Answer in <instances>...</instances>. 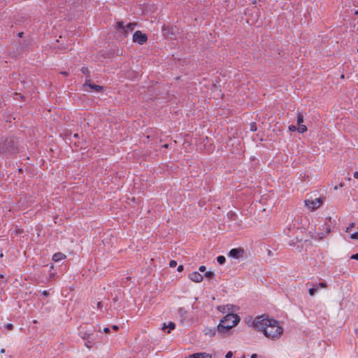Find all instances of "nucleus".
<instances>
[{"mask_svg":"<svg viewBox=\"0 0 358 358\" xmlns=\"http://www.w3.org/2000/svg\"><path fill=\"white\" fill-rule=\"evenodd\" d=\"M253 327L262 331L270 339L278 338L283 333V328L274 319L265 318L264 315L257 317L253 321Z\"/></svg>","mask_w":358,"mask_h":358,"instance_id":"obj_1","label":"nucleus"},{"mask_svg":"<svg viewBox=\"0 0 358 358\" xmlns=\"http://www.w3.org/2000/svg\"><path fill=\"white\" fill-rule=\"evenodd\" d=\"M240 321V317L234 313H229L220 320L217 327L218 334L224 335L229 333L231 329Z\"/></svg>","mask_w":358,"mask_h":358,"instance_id":"obj_2","label":"nucleus"},{"mask_svg":"<svg viewBox=\"0 0 358 358\" xmlns=\"http://www.w3.org/2000/svg\"><path fill=\"white\" fill-rule=\"evenodd\" d=\"M80 334L81 338L85 341V345L88 348H91L95 340L94 334L87 331H80Z\"/></svg>","mask_w":358,"mask_h":358,"instance_id":"obj_3","label":"nucleus"},{"mask_svg":"<svg viewBox=\"0 0 358 358\" xmlns=\"http://www.w3.org/2000/svg\"><path fill=\"white\" fill-rule=\"evenodd\" d=\"M14 142L13 141H6L0 144V153L10 154L15 152Z\"/></svg>","mask_w":358,"mask_h":358,"instance_id":"obj_4","label":"nucleus"},{"mask_svg":"<svg viewBox=\"0 0 358 358\" xmlns=\"http://www.w3.org/2000/svg\"><path fill=\"white\" fill-rule=\"evenodd\" d=\"M323 203L322 198H317L314 200L306 199L305 201L306 206L310 210L317 209Z\"/></svg>","mask_w":358,"mask_h":358,"instance_id":"obj_5","label":"nucleus"},{"mask_svg":"<svg viewBox=\"0 0 358 358\" xmlns=\"http://www.w3.org/2000/svg\"><path fill=\"white\" fill-rule=\"evenodd\" d=\"M148 40L146 34H143L141 31H136L133 35V41L140 45L144 44Z\"/></svg>","mask_w":358,"mask_h":358,"instance_id":"obj_6","label":"nucleus"},{"mask_svg":"<svg viewBox=\"0 0 358 358\" xmlns=\"http://www.w3.org/2000/svg\"><path fill=\"white\" fill-rule=\"evenodd\" d=\"M327 284L325 282H321L314 284L311 288L309 289L308 293L310 296H313L316 292L321 288H327Z\"/></svg>","mask_w":358,"mask_h":358,"instance_id":"obj_7","label":"nucleus"},{"mask_svg":"<svg viewBox=\"0 0 358 358\" xmlns=\"http://www.w3.org/2000/svg\"><path fill=\"white\" fill-rule=\"evenodd\" d=\"M83 87H89L91 91H94L96 92H101L103 89L101 86L92 83L90 79H86Z\"/></svg>","mask_w":358,"mask_h":358,"instance_id":"obj_8","label":"nucleus"},{"mask_svg":"<svg viewBox=\"0 0 358 358\" xmlns=\"http://www.w3.org/2000/svg\"><path fill=\"white\" fill-rule=\"evenodd\" d=\"M189 278L191 280L195 282H200L203 280V275L197 271L189 273Z\"/></svg>","mask_w":358,"mask_h":358,"instance_id":"obj_9","label":"nucleus"},{"mask_svg":"<svg viewBox=\"0 0 358 358\" xmlns=\"http://www.w3.org/2000/svg\"><path fill=\"white\" fill-rule=\"evenodd\" d=\"M243 253V250L241 248H233L229 251V256L238 259L239 258L241 255Z\"/></svg>","mask_w":358,"mask_h":358,"instance_id":"obj_10","label":"nucleus"},{"mask_svg":"<svg viewBox=\"0 0 358 358\" xmlns=\"http://www.w3.org/2000/svg\"><path fill=\"white\" fill-rule=\"evenodd\" d=\"M186 358H212V357L210 354H208L206 352H201V353H195V354L191 355Z\"/></svg>","mask_w":358,"mask_h":358,"instance_id":"obj_11","label":"nucleus"},{"mask_svg":"<svg viewBox=\"0 0 358 358\" xmlns=\"http://www.w3.org/2000/svg\"><path fill=\"white\" fill-rule=\"evenodd\" d=\"M66 258V255L62 252H57L52 256V259L55 262H59Z\"/></svg>","mask_w":358,"mask_h":358,"instance_id":"obj_12","label":"nucleus"},{"mask_svg":"<svg viewBox=\"0 0 358 358\" xmlns=\"http://www.w3.org/2000/svg\"><path fill=\"white\" fill-rule=\"evenodd\" d=\"M117 29L121 30V31L125 35L127 34V31L125 30V26L124 25V23L122 22H118L117 23Z\"/></svg>","mask_w":358,"mask_h":358,"instance_id":"obj_13","label":"nucleus"},{"mask_svg":"<svg viewBox=\"0 0 358 358\" xmlns=\"http://www.w3.org/2000/svg\"><path fill=\"white\" fill-rule=\"evenodd\" d=\"M297 124H302L303 122V115L301 112L297 111Z\"/></svg>","mask_w":358,"mask_h":358,"instance_id":"obj_14","label":"nucleus"},{"mask_svg":"<svg viewBox=\"0 0 358 358\" xmlns=\"http://www.w3.org/2000/svg\"><path fill=\"white\" fill-rule=\"evenodd\" d=\"M216 334V329L215 328L213 329H206L205 334L208 335L210 337L214 336Z\"/></svg>","mask_w":358,"mask_h":358,"instance_id":"obj_15","label":"nucleus"},{"mask_svg":"<svg viewBox=\"0 0 358 358\" xmlns=\"http://www.w3.org/2000/svg\"><path fill=\"white\" fill-rule=\"evenodd\" d=\"M135 26H136L135 23L130 22V23L127 24V25L125 27V30L127 31V33L129 31H131L134 30Z\"/></svg>","mask_w":358,"mask_h":358,"instance_id":"obj_16","label":"nucleus"},{"mask_svg":"<svg viewBox=\"0 0 358 358\" xmlns=\"http://www.w3.org/2000/svg\"><path fill=\"white\" fill-rule=\"evenodd\" d=\"M298 126H299V127H298V128H297V131H298L299 133L302 134V133H304L305 131H307V127H306V125H304V124H299Z\"/></svg>","mask_w":358,"mask_h":358,"instance_id":"obj_17","label":"nucleus"},{"mask_svg":"<svg viewBox=\"0 0 358 358\" xmlns=\"http://www.w3.org/2000/svg\"><path fill=\"white\" fill-rule=\"evenodd\" d=\"M178 314L180 317L185 319L187 316V311L183 308H180L178 309Z\"/></svg>","mask_w":358,"mask_h":358,"instance_id":"obj_18","label":"nucleus"},{"mask_svg":"<svg viewBox=\"0 0 358 358\" xmlns=\"http://www.w3.org/2000/svg\"><path fill=\"white\" fill-rule=\"evenodd\" d=\"M81 72L87 76V79H90V71L87 67L83 66L81 69Z\"/></svg>","mask_w":358,"mask_h":358,"instance_id":"obj_19","label":"nucleus"},{"mask_svg":"<svg viewBox=\"0 0 358 358\" xmlns=\"http://www.w3.org/2000/svg\"><path fill=\"white\" fill-rule=\"evenodd\" d=\"M217 261L220 264H223L226 262V258L222 255H220L217 257Z\"/></svg>","mask_w":358,"mask_h":358,"instance_id":"obj_20","label":"nucleus"},{"mask_svg":"<svg viewBox=\"0 0 358 358\" xmlns=\"http://www.w3.org/2000/svg\"><path fill=\"white\" fill-rule=\"evenodd\" d=\"M205 276L208 278H213L215 276V273L212 271H208L205 273Z\"/></svg>","mask_w":358,"mask_h":358,"instance_id":"obj_21","label":"nucleus"},{"mask_svg":"<svg viewBox=\"0 0 358 358\" xmlns=\"http://www.w3.org/2000/svg\"><path fill=\"white\" fill-rule=\"evenodd\" d=\"M355 227V224L354 222H352L350 224V225L346 229V232H350L351 229Z\"/></svg>","mask_w":358,"mask_h":358,"instance_id":"obj_22","label":"nucleus"},{"mask_svg":"<svg viewBox=\"0 0 358 358\" xmlns=\"http://www.w3.org/2000/svg\"><path fill=\"white\" fill-rule=\"evenodd\" d=\"M167 327L169 329H174L176 328V324L174 322H170L167 326Z\"/></svg>","mask_w":358,"mask_h":358,"instance_id":"obj_23","label":"nucleus"},{"mask_svg":"<svg viewBox=\"0 0 358 358\" xmlns=\"http://www.w3.org/2000/svg\"><path fill=\"white\" fill-rule=\"evenodd\" d=\"M176 265H177V262H176V261H175V260H171V261H170V262H169V266H170L171 268H174V267H176Z\"/></svg>","mask_w":358,"mask_h":358,"instance_id":"obj_24","label":"nucleus"},{"mask_svg":"<svg viewBox=\"0 0 358 358\" xmlns=\"http://www.w3.org/2000/svg\"><path fill=\"white\" fill-rule=\"evenodd\" d=\"M350 238L352 239L357 240L358 239V231L350 235Z\"/></svg>","mask_w":358,"mask_h":358,"instance_id":"obj_25","label":"nucleus"},{"mask_svg":"<svg viewBox=\"0 0 358 358\" xmlns=\"http://www.w3.org/2000/svg\"><path fill=\"white\" fill-rule=\"evenodd\" d=\"M289 130L290 131H295L297 130V128L294 125H290V126H289Z\"/></svg>","mask_w":358,"mask_h":358,"instance_id":"obj_26","label":"nucleus"},{"mask_svg":"<svg viewBox=\"0 0 358 358\" xmlns=\"http://www.w3.org/2000/svg\"><path fill=\"white\" fill-rule=\"evenodd\" d=\"M6 328L8 329V330H12L13 329V325L10 323H8L6 324Z\"/></svg>","mask_w":358,"mask_h":358,"instance_id":"obj_27","label":"nucleus"},{"mask_svg":"<svg viewBox=\"0 0 358 358\" xmlns=\"http://www.w3.org/2000/svg\"><path fill=\"white\" fill-rule=\"evenodd\" d=\"M232 357H233V352L231 351H229L225 356L226 358H231Z\"/></svg>","mask_w":358,"mask_h":358,"instance_id":"obj_28","label":"nucleus"},{"mask_svg":"<svg viewBox=\"0 0 358 358\" xmlns=\"http://www.w3.org/2000/svg\"><path fill=\"white\" fill-rule=\"evenodd\" d=\"M352 259L358 260V253L352 255L350 257Z\"/></svg>","mask_w":358,"mask_h":358,"instance_id":"obj_29","label":"nucleus"},{"mask_svg":"<svg viewBox=\"0 0 358 358\" xmlns=\"http://www.w3.org/2000/svg\"><path fill=\"white\" fill-rule=\"evenodd\" d=\"M199 271L204 272L206 271V266H200L199 268Z\"/></svg>","mask_w":358,"mask_h":358,"instance_id":"obj_30","label":"nucleus"},{"mask_svg":"<svg viewBox=\"0 0 358 358\" xmlns=\"http://www.w3.org/2000/svg\"><path fill=\"white\" fill-rule=\"evenodd\" d=\"M183 269H184L183 266H182V265H180V266L178 267L177 271H178V272H181V271H183Z\"/></svg>","mask_w":358,"mask_h":358,"instance_id":"obj_31","label":"nucleus"},{"mask_svg":"<svg viewBox=\"0 0 358 358\" xmlns=\"http://www.w3.org/2000/svg\"><path fill=\"white\" fill-rule=\"evenodd\" d=\"M55 275H56V274H55V273H50V275H49V278H48V279H49V280H50V279H53V278H55Z\"/></svg>","mask_w":358,"mask_h":358,"instance_id":"obj_32","label":"nucleus"},{"mask_svg":"<svg viewBox=\"0 0 358 358\" xmlns=\"http://www.w3.org/2000/svg\"><path fill=\"white\" fill-rule=\"evenodd\" d=\"M42 294L45 296H48L49 294V292L48 290H44L43 292H42Z\"/></svg>","mask_w":358,"mask_h":358,"instance_id":"obj_33","label":"nucleus"},{"mask_svg":"<svg viewBox=\"0 0 358 358\" xmlns=\"http://www.w3.org/2000/svg\"><path fill=\"white\" fill-rule=\"evenodd\" d=\"M103 331L106 334L110 332V329L108 327H106L103 329Z\"/></svg>","mask_w":358,"mask_h":358,"instance_id":"obj_34","label":"nucleus"},{"mask_svg":"<svg viewBox=\"0 0 358 358\" xmlns=\"http://www.w3.org/2000/svg\"><path fill=\"white\" fill-rule=\"evenodd\" d=\"M354 178H358V171H355L353 174Z\"/></svg>","mask_w":358,"mask_h":358,"instance_id":"obj_35","label":"nucleus"},{"mask_svg":"<svg viewBox=\"0 0 358 358\" xmlns=\"http://www.w3.org/2000/svg\"><path fill=\"white\" fill-rule=\"evenodd\" d=\"M113 329L114 330L117 331V330L118 329V327H117V326H116V325H113Z\"/></svg>","mask_w":358,"mask_h":358,"instance_id":"obj_36","label":"nucleus"},{"mask_svg":"<svg viewBox=\"0 0 358 358\" xmlns=\"http://www.w3.org/2000/svg\"><path fill=\"white\" fill-rule=\"evenodd\" d=\"M250 358H257V355L256 354H253L251 355Z\"/></svg>","mask_w":358,"mask_h":358,"instance_id":"obj_37","label":"nucleus"},{"mask_svg":"<svg viewBox=\"0 0 358 358\" xmlns=\"http://www.w3.org/2000/svg\"><path fill=\"white\" fill-rule=\"evenodd\" d=\"M61 73L63 74L64 76H67L68 75V73L66 72V71L61 72Z\"/></svg>","mask_w":358,"mask_h":358,"instance_id":"obj_38","label":"nucleus"},{"mask_svg":"<svg viewBox=\"0 0 358 358\" xmlns=\"http://www.w3.org/2000/svg\"><path fill=\"white\" fill-rule=\"evenodd\" d=\"M0 352H1V353H4V352H5V350L3 348V349H1V351H0Z\"/></svg>","mask_w":358,"mask_h":358,"instance_id":"obj_39","label":"nucleus"},{"mask_svg":"<svg viewBox=\"0 0 358 358\" xmlns=\"http://www.w3.org/2000/svg\"><path fill=\"white\" fill-rule=\"evenodd\" d=\"M22 34H23L22 32H20V33L18 34L19 36H20V37L22 36Z\"/></svg>","mask_w":358,"mask_h":358,"instance_id":"obj_40","label":"nucleus"},{"mask_svg":"<svg viewBox=\"0 0 358 358\" xmlns=\"http://www.w3.org/2000/svg\"><path fill=\"white\" fill-rule=\"evenodd\" d=\"M236 215L234 213H231V217L235 216Z\"/></svg>","mask_w":358,"mask_h":358,"instance_id":"obj_41","label":"nucleus"},{"mask_svg":"<svg viewBox=\"0 0 358 358\" xmlns=\"http://www.w3.org/2000/svg\"><path fill=\"white\" fill-rule=\"evenodd\" d=\"M268 255L271 254V251L270 250H268Z\"/></svg>","mask_w":358,"mask_h":358,"instance_id":"obj_42","label":"nucleus"},{"mask_svg":"<svg viewBox=\"0 0 358 358\" xmlns=\"http://www.w3.org/2000/svg\"><path fill=\"white\" fill-rule=\"evenodd\" d=\"M97 306L99 307L101 306V302H98Z\"/></svg>","mask_w":358,"mask_h":358,"instance_id":"obj_43","label":"nucleus"},{"mask_svg":"<svg viewBox=\"0 0 358 358\" xmlns=\"http://www.w3.org/2000/svg\"><path fill=\"white\" fill-rule=\"evenodd\" d=\"M78 134H74V137H78Z\"/></svg>","mask_w":358,"mask_h":358,"instance_id":"obj_44","label":"nucleus"},{"mask_svg":"<svg viewBox=\"0 0 358 358\" xmlns=\"http://www.w3.org/2000/svg\"><path fill=\"white\" fill-rule=\"evenodd\" d=\"M164 148H168V145H167V144H166V145H164Z\"/></svg>","mask_w":358,"mask_h":358,"instance_id":"obj_45","label":"nucleus"},{"mask_svg":"<svg viewBox=\"0 0 358 358\" xmlns=\"http://www.w3.org/2000/svg\"><path fill=\"white\" fill-rule=\"evenodd\" d=\"M338 187H343V184L341 183L340 185H338Z\"/></svg>","mask_w":358,"mask_h":358,"instance_id":"obj_46","label":"nucleus"},{"mask_svg":"<svg viewBox=\"0 0 358 358\" xmlns=\"http://www.w3.org/2000/svg\"><path fill=\"white\" fill-rule=\"evenodd\" d=\"M356 333L358 334V329L356 330Z\"/></svg>","mask_w":358,"mask_h":358,"instance_id":"obj_47","label":"nucleus"},{"mask_svg":"<svg viewBox=\"0 0 358 358\" xmlns=\"http://www.w3.org/2000/svg\"><path fill=\"white\" fill-rule=\"evenodd\" d=\"M357 229H358V226H357Z\"/></svg>","mask_w":358,"mask_h":358,"instance_id":"obj_48","label":"nucleus"}]
</instances>
